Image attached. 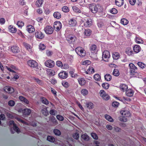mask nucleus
Here are the masks:
<instances>
[{
  "label": "nucleus",
  "instance_id": "50",
  "mask_svg": "<svg viewBox=\"0 0 146 146\" xmlns=\"http://www.w3.org/2000/svg\"><path fill=\"white\" fill-rule=\"evenodd\" d=\"M13 128L14 130L16 131L18 133H20V130L16 124H14L13 126Z\"/></svg>",
  "mask_w": 146,
  "mask_h": 146
},
{
  "label": "nucleus",
  "instance_id": "4",
  "mask_svg": "<svg viewBox=\"0 0 146 146\" xmlns=\"http://www.w3.org/2000/svg\"><path fill=\"white\" fill-rule=\"evenodd\" d=\"M100 93L101 97L104 100L107 101L110 98V97L107 94L106 92L103 90H101Z\"/></svg>",
  "mask_w": 146,
  "mask_h": 146
},
{
  "label": "nucleus",
  "instance_id": "48",
  "mask_svg": "<svg viewBox=\"0 0 146 146\" xmlns=\"http://www.w3.org/2000/svg\"><path fill=\"white\" fill-rule=\"evenodd\" d=\"M53 132L54 134L56 135L59 136L61 134L60 131L58 129H54L53 130Z\"/></svg>",
  "mask_w": 146,
  "mask_h": 146
},
{
  "label": "nucleus",
  "instance_id": "16",
  "mask_svg": "<svg viewBox=\"0 0 146 146\" xmlns=\"http://www.w3.org/2000/svg\"><path fill=\"white\" fill-rule=\"evenodd\" d=\"M134 92L133 90L131 89H128L126 91V95L127 96L131 97L133 96Z\"/></svg>",
  "mask_w": 146,
  "mask_h": 146
},
{
  "label": "nucleus",
  "instance_id": "53",
  "mask_svg": "<svg viewBox=\"0 0 146 146\" xmlns=\"http://www.w3.org/2000/svg\"><path fill=\"white\" fill-rule=\"evenodd\" d=\"M81 93L84 96H86L88 94V90L85 89H84L81 90Z\"/></svg>",
  "mask_w": 146,
  "mask_h": 146
},
{
  "label": "nucleus",
  "instance_id": "62",
  "mask_svg": "<svg viewBox=\"0 0 146 146\" xmlns=\"http://www.w3.org/2000/svg\"><path fill=\"white\" fill-rule=\"evenodd\" d=\"M56 118H57L60 121H62L64 120V117H63L60 115H56Z\"/></svg>",
  "mask_w": 146,
  "mask_h": 146
},
{
  "label": "nucleus",
  "instance_id": "35",
  "mask_svg": "<svg viewBox=\"0 0 146 146\" xmlns=\"http://www.w3.org/2000/svg\"><path fill=\"white\" fill-rule=\"evenodd\" d=\"M41 101L43 104L45 105H47L49 104V101L45 98L43 97L41 98Z\"/></svg>",
  "mask_w": 146,
  "mask_h": 146
},
{
  "label": "nucleus",
  "instance_id": "44",
  "mask_svg": "<svg viewBox=\"0 0 146 146\" xmlns=\"http://www.w3.org/2000/svg\"><path fill=\"white\" fill-rule=\"evenodd\" d=\"M135 42L138 44L142 43L143 42V40L138 37H136L135 39Z\"/></svg>",
  "mask_w": 146,
  "mask_h": 146
},
{
  "label": "nucleus",
  "instance_id": "25",
  "mask_svg": "<svg viewBox=\"0 0 146 146\" xmlns=\"http://www.w3.org/2000/svg\"><path fill=\"white\" fill-rule=\"evenodd\" d=\"M120 90L123 91H126L128 88L127 86L124 84H122L120 85L119 86Z\"/></svg>",
  "mask_w": 146,
  "mask_h": 146
},
{
  "label": "nucleus",
  "instance_id": "24",
  "mask_svg": "<svg viewBox=\"0 0 146 146\" xmlns=\"http://www.w3.org/2000/svg\"><path fill=\"white\" fill-rule=\"evenodd\" d=\"M11 51L14 53H18L20 51L19 48L16 46H13L11 48Z\"/></svg>",
  "mask_w": 146,
  "mask_h": 146
},
{
  "label": "nucleus",
  "instance_id": "56",
  "mask_svg": "<svg viewBox=\"0 0 146 146\" xmlns=\"http://www.w3.org/2000/svg\"><path fill=\"white\" fill-rule=\"evenodd\" d=\"M17 25L19 27H22L24 25V23L21 21H19L17 22Z\"/></svg>",
  "mask_w": 146,
  "mask_h": 146
},
{
  "label": "nucleus",
  "instance_id": "46",
  "mask_svg": "<svg viewBox=\"0 0 146 146\" xmlns=\"http://www.w3.org/2000/svg\"><path fill=\"white\" fill-rule=\"evenodd\" d=\"M73 11L76 12L80 13L81 11L80 9L77 7L74 6L72 7Z\"/></svg>",
  "mask_w": 146,
  "mask_h": 146
},
{
  "label": "nucleus",
  "instance_id": "30",
  "mask_svg": "<svg viewBox=\"0 0 146 146\" xmlns=\"http://www.w3.org/2000/svg\"><path fill=\"white\" fill-rule=\"evenodd\" d=\"M19 112L22 111L24 115H29L31 113V110H18Z\"/></svg>",
  "mask_w": 146,
  "mask_h": 146
},
{
  "label": "nucleus",
  "instance_id": "23",
  "mask_svg": "<svg viewBox=\"0 0 146 146\" xmlns=\"http://www.w3.org/2000/svg\"><path fill=\"white\" fill-rule=\"evenodd\" d=\"M125 52L126 54L129 56L132 55L133 53V52L131 48L130 47L127 48L125 50Z\"/></svg>",
  "mask_w": 146,
  "mask_h": 146
},
{
  "label": "nucleus",
  "instance_id": "59",
  "mask_svg": "<svg viewBox=\"0 0 146 146\" xmlns=\"http://www.w3.org/2000/svg\"><path fill=\"white\" fill-rule=\"evenodd\" d=\"M91 136L93 138L96 140H97L98 139V137L97 134L94 133H92Z\"/></svg>",
  "mask_w": 146,
  "mask_h": 146
},
{
  "label": "nucleus",
  "instance_id": "17",
  "mask_svg": "<svg viewBox=\"0 0 146 146\" xmlns=\"http://www.w3.org/2000/svg\"><path fill=\"white\" fill-rule=\"evenodd\" d=\"M27 30L28 32L30 33H32L35 31V28L33 26L29 25L27 26Z\"/></svg>",
  "mask_w": 146,
  "mask_h": 146
},
{
  "label": "nucleus",
  "instance_id": "33",
  "mask_svg": "<svg viewBox=\"0 0 146 146\" xmlns=\"http://www.w3.org/2000/svg\"><path fill=\"white\" fill-rule=\"evenodd\" d=\"M86 105L88 109H92L94 107L93 103L90 102H87Z\"/></svg>",
  "mask_w": 146,
  "mask_h": 146
},
{
  "label": "nucleus",
  "instance_id": "47",
  "mask_svg": "<svg viewBox=\"0 0 146 146\" xmlns=\"http://www.w3.org/2000/svg\"><path fill=\"white\" fill-rule=\"evenodd\" d=\"M62 10L64 12L67 13L69 11V8L67 6H64L62 8Z\"/></svg>",
  "mask_w": 146,
  "mask_h": 146
},
{
  "label": "nucleus",
  "instance_id": "8",
  "mask_svg": "<svg viewBox=\"0 0 146 146\" xmlns=\"http://www.w3.org/2000/svg\"><path fill=\"white\" fill-rule=\"evenodd\" d=\"M44 64L45 66L47 67L51 68L54 66L55 63L54 61L49 59L46 61Z\"/></svg>",
  "mask_w": 146,
  "mask_h": 146
},
{
  "label": "nucleus",
  "instance_id": "12",
  "mask_svg": "<svg viewBox=\"0 0 146 146\" xmlns=\"http://www.w3.org/2000/svg\"><path fill=\"white\" fill-rule=\"evenodd\" d=\"M120 112L122 115L126 117H129L131 115L130 112L128 110H121Z\"/></svg>",
  "mask_w": 146,
  "mask_h": 146
},
{
  "label": "nucleus",
  "instance_id": "42",
  "mask_svg": "<svg viewBox=\"0 0 146 146\" xmlns=\"http://www.w3.org/2000/svg\"><path fill=\"white\" fill-rule=\"evenodd\" d=\"M105 118L108 120V121L112 122L113 121V119L112 118V117L110 116V115H108L107 114H106L105 115Z\"/></svg>",
  "mask_w": 146,
  "mask_h": 146
},
{
  "label": "nucleus",
  "instance_id": "37",
  "mask_svg": "<svg viewBox=\"0 0 146 146\" xmlns=\"http://www.w3.org/2000/svg\"><path fill=\"white\" fill-rule=\"evenodd\" d=\"M128 21L125 18L122 19L121 20V23L124 25H127L128 23Z\"/></svg>",
  "mask_w": 146,
  "mask_h": 146
},
{
  "label": "nucleus",
  "instance_id": "11",
  "mask_svg": "<svg viewBox=\"0 0 146 146\" xmlns=\"http://www.w3.org/2000/svg\"><path fill=\"white\" fill-rule=\"evenodd\" d=\"M35 36L36 38L39 39H42L44 37V35L41 31L36 32L35 33Z\"/></svg>",
  "mask_w": 146,
  "mask_h": 146
},
{
  "label": "nucleus",
  "instance_id": "60",
  "mask_svg": "<svg viewBox=\"0 0 146 146\" xmlns=\"http://www.w3.org/2000/svg\"><path fill=\"white\" fill-rule=\"evenodd\" d=\"M62 84L64 87L65 88H68L69 86L68 83L65 81L63 82L62 83Z\"/></svg>",
  "mask_w": 146,
  "mask_h": 146
},
{
  "label": "nucleus",
  "instance_id": "18",
  "mask_svg": "<svg viewBox=\"0 0 146 146\" xmlns=\"http://www.w3.org/2000/svg\"><path fill=\"white\" fill-rule=\"evenodd\" d=\"M77 24L76 20L74 19H71L69 21V24L71 27L75 26Z\"/></svg>",
  "mask_w": 146,
  "mask_h": 146
},
{
  "label": "nucleus",
  "instance_id": "40",
  "mask_svg": "<svg viewBox=\"0 0 146 146\" xmlns=\"http://www.w3.org/2000/svg\"><path fill=\"white\" fill-rule=\"evenodd\" d=\"M81 138L85 141H88L89 139V136L86 134H84L81 135Z\"/></svg>",
  "mask_w": 146,
  "mask_h": 146
},
{
  "label": "nucleus",
  "instance_id": "34",
  "mask_svg": "<svg viewBox=\"0 0 146 146\" xmlns=\"http://www.w3.org/2000/svg\"><path fill=\"white\" fill-rule=\"evenodd\" d=\"M23 45L27 50H31V47L30 45L25 42L23 43Z\"/></svg>",
  "mask_w": 146,
  "mask_h": 146
},
{
  "label": "nucleus",
  "instance_id": "7",
  "mask_svg": "<svg viewBox=\"0 0 146 146\" xmlns=\"http://www.w3.org/2000/svg\"><path fill=\"white\" fill-rule=\"evenodd\" d=\"M66 40L70 44H73L76 40V37L73 35H69L66 38Z\"/></svg>",
  "mask_w": 146,
  "mask_h": 146
},
{
  "label": "nucleus",
  "instance_id": "27",
  "mask_svg": "<svg viewBox=\"0 0 146 146\" xmlns=\"http://www.w3.org/2000/svg\"><path fill=\"white\" fill-rule=\"evenodd\" d=\"M54 17L57 19H60L61 16V14L58 11L55 12L53 14Z\"/></svg>",
  "mask_w": 146,
  "mask_h": 146
},
{
  "label": "nucleus",
  "instance_id": "41",
  "mask_svg": "<svg viewBox=\"0 0 146 146\" xmlns=\"http://www.w3.org/2000/svg\"><path fill=\"white\" fill-rule=\"evenodd\" d=\"M113 74L115 76H118L119 75L118 70L117 69H114L113 72Z\"/></svg>",
  "mask_w": 146,
  "mask_h": 146
},
{
  "label": "nucleus",
  "instance_id": "38",
  "mask_svg": "<svg viewBox=\"0 0 146 146\" xmlns=\"http://www.w3.org/2000/svg\"><path fill=\"white\" fill-rule=\"evenodd\" d=\"M43 1L42 0H38L36 2V5L38 7H40L42 4Z\"/></svg>",
  "mask_w": 146,
  "mask_h": 146
},
{
  "label": "nucleus",
  "instance_id": "58",
  "mask_svg": "<svg viewBox=\"0 0 146 146\" xmlns=\"http://www.w3.org/2000/svg\"><path fill=\"white\" fill-rule=\"evenodd\" d=\"M50 120L53 123H56L57 122V120L53 116H52L50 118Z\"/></svg>",
  "mask_w": 146,
  "mask_h": 146
},
{
  "label": "nucleus",
  "instance_id": "3",
  "mask_svg": "<svg viewBox=\"0 0 146 146\" xmlns=\"http://www.w3.org/2000/svg\"><path fill=\"white\" fill-rule=\"evenodd\" d=\"M110 52L108 50H105L102 53V57L104 61L108 62L110 57Z\"/></svg>",
  "mask_w": 146,
  "mask_h": 146
},
{
  "label": "nucleus",
  "instance_id": "29",
  "mask_svg": "<svg viewBox=\"0 0 146 146\" xmlns=\"http://www.w3.org/2000/svg\"><path fill=\"white\" fill-rule=\"evenodd\" d=\"M134 51L136 53L139 52L140 51L141 49L140 46L138 45H135L133 47Z\"/></svg>",
  "mask_w": 146,
  "mask_h": 146
},
{
  "label": "nucleus",
  "instance_id": "13",
  "mask_svg": "<svg viewBox=\"0 0 146 146\" xmlns=\"http://www.w3.org/2000/svg\"><path fill=\"white\" fill-rule=\"evenodd\" d=\"M90 50L92 53H96L97 52V47L95 44H92L90 46Z\"/></svg>",
  "mask_w": 146,
  "mask_h": 146
},
{
  "label": "nucleus",
  "instance_id": "2",
  "mask_svg": "<svg viewBox=\"0 0 146 146\" xmlns=\"http://www.w3.org/2000/svg\"><path fill=\"white\" fill-rule=\"evenodd\" d=\"M88 7L91 11L94 13H96L98 10L97 5L94 3L90 4L89 5Z\"/></svg>",
  "mask_w": 146,
  "mask_h": 146
},
{
  "label": "nucleus",
  "instance_id": "9",
  "mask_svg": "<svg viewBox=\"0 0 146 146\" xmlns=\"http://www.w3.org/2000/svg\"><path fill=\"white\" fill-rule=\"evenodd\" d=\"M27 63L28 66L32 68H36L38 66L37 63L33 60H29L27 61Z\"/></svg>",
  "mask_w": 146,
  "mask_h": 146
},
{
  "label": "nucleus",
  "instance_id": "10",
  "mask_svg": "<svg viewBox=\"0 0 146 146\" xmlns=\"http://www.w3.org/2000/svg\"><path fill=\"white\" fill-rule=\"evenodd\" d=\"M130 73L134 74V73L137 72V68L132 63H130L129 64Z\"/></svg>",
  "mask_w": 146,
  "mask_h": 146
},
{
  "label": "nucleus",
  "instance_id": "54",
  "mask_svg": "<svg viewBox=\"0 0 146 146\" xmlns=\"http://www.w3.org/2000/svg\"><path fill=\"white\" fill-rule=\"evenodd\" d=\"M138 66L142 68H143L145 67V65L141 62H138L137 63Z\"/></svg>",
  "mask_w": 146,
  "mask_h": 146
},
{
  "label": "nucleus",
  "instance_id": "52",
  "mask_svg": "<svg viewBox=\"0 0 146 146\" xmlns=\"http://www.w3.org/2000/svg\"><path fill=\"white\" fill-rule=\"evenodd\" d=\"M102 86L104 89H107L109 88L110 85L107 83H104L102 84Z\"/></svg>",
  "mask_w": 146,
  "mask_h": 146
},
{
  "label": "nucleus",
  "instance_id": "28",
  "mask_svg": "<svg viewBox=\"0 0 146 146\" xmlns=\"http://www.w3.org/2000/svg\"><path fill=\"white\" fill-rule=\"evenodd\" d=\"M78 81L79 84L81 85H84L86 83V81L83 78H80L78 79Z\"/></svg>",
  "mask_w": 146,
  "mask_h": 146
},
{
  "label": "nucleus",
  "instance_id": "36",
  "mask_svg": "<svg viewBox=\"0 0 146 146\" xmlns=\"http://www.w3.org/2000/svg\"><path fill=\"white\" fill-rule=\"evenodd\" d=\"M92 33L91 31L89 29H86L84 31V35L86 36H89Z\"/></svg>",
  "mask_w": 146,
  "mask_h": 146
},
{
  "label": "nucleus",
  "instance_id": "49",
  "mask_svg": "<svg viewBox=\"0 0 146 146\" xmlns=\"http://www.w3.org/2000/svg\"><path fill=\"white\" fill-rule=\"evenodd\" d=\"M87 71L88 72L91 74H93L95 72L94 68L92 66H90L88 68Z\"/></svg>",
  "mask_w": 146,
  "mask_h": 146
},
{
  "label": "nucleus",
  "instance_id": "55",
  "mask_svg": "<svg viewBox=\"0 0 146 146\" xmlns=\"http://www.w3.org/2000/svg\"><path fill=\"white\" fill-rule=\"evenodd\" d=\"M110 12L112 14H115L117 13V11L116 9L113 8L110 10Z\"/></svg>",
  "mask_w": 146,
  "mask_h": 146
},
{
  "label": "nucleus",
  "instance_id": "57",
  "mask_svg": "<svg viewBox=\"0 0 146 146\" xmlns=\"http://www.w3.org/2000/svg\"><path fill=\"white\" fill-rule=\"evenodd\" d=\"M39 49L41 50H44L46 48L45 45L43 44H40L39 45Z\"/></svg>",
  "mask_w": 146,
  "mask_h": 146
},
{
  "label": "nucleus",
  "instance_id": "1",
  "mask_svg": "<svg viewBox=\"0 0 146 146\" xmlns=\"http://www.w3.org/2000/svg\"><path fill=\"white\" fill-rule=\"evenodd\" d=\"M75 51L77 54L80 56L83 57L86 55V52L82 47H77L75 49Z\"/></svg>",
  "mask_w": 146,
  "mask_h": 146
},
{
  "label": "nucleus",
  "instance_id": "5",
  "mask_svg": "<svg viewBox=\"0 0 146 146\" xmlns=\"http://www.w3.org/2000/svg\"><path fill=\"white\" fill-rule=\"evenodd\" d=\"M44 30L46 34L48 35L52 34L54 31L53 28L50 25L46 26L44 28Z\"/></svg>",
  "mask_w": 146,
  "mask_h": 146
},
{
  "label": "nucleus",
  "instance_id": "61",
  "mask_svg": "<svg viewBox=\"0 0 146 146\" xmlns=\"http://www.w3.org/2000/svg\"><path fill=\"white\" fill-rule=\"evenodd\" d=\"M41 112L45 116H47L48 115V110H41Z\"/></svg>",
  "mask_w": 146,
  "mask_h": 146
},
{
  "label": "nucleus",
  "instance_id": "22",
  "mask_svg": "<svg viewBox=\"0 0 146 146\" xmlns=\"http://www.w3.org/2000/svg\"><path fill=\"white\" fill-rule=\"evenodd\" d=\"M33 79L36 83L40 86H42L44 85V83L43 81L41 80H40L38 78L35 77L33 78Z\"/></svg>",
  "mask_w": 146,
  "mask_h": 146
},
{
  "label": "nucleus",
  "instance_id": "21",
  "mask_svg": "<svg viewBox=\"0 0 146 146\" xmlns=\"http://www.w3.org/2000/svg\"><path fill=\"white\" fill-rule=\"evenodd\" d=\"M92 23V19H89L86 20V22L84 23V25L86 27H89L91 26Z\"/></svg>",
  "mask_w": 146,
  "mask_h": 146
},
{
  "label": "nucleus",
  "instance_id": "26",
  "mask_svg": "<svg viewBox=\"0 0 146 146\" xmlns=\"http://www.w3.org/2000/svg\"><path fill=\"white\" fill-rule=\"evenodd\" d=\"M115 2L117 6L121 7L123 5L124 2L123 0H115Z\"/></svg>",
  "mask_w": 146,
  "mask_h": 146
},
{
  "label": "nucleus",
  "instance_id": "32",
  "mask_svg": "<svg viewBox=\"0 0 146 146\" xmlns=\"http://www.w3.org/2000/svg\"><path fill=\"white\" fill-rule=\"evenodd\" d=\"M47 140L50 142H54L55 139L53 136L48 135L47 137Z\"/></svg>",
  "mask_w": 146,
  "mask_h": 146
},
{
  "label": "nucleus",
  "instance_id": "19",
  "mask_svg": "<svg viewBox=\"0 0 146 146\" xmlns=\"http://www.w3.org/2000/svg\"><path fill=\"white\" fill-rule=\"evenodd\" d=\"M19 99L23 103L26 104H29V101L23 96H20L19 97Z\"/></svg>",
  "mask_w": 146,
  "mask_h": 146
},
{
  "label": "nucleus",
  "instance_id": "45",
  "mask_svg": "<svg viewBox=\"0 0 146 146\" xmlns=\"http://www.w3.org/2000/svg\"><path fill=\"white\" fill-rule=\"evenodd\" d=\"M94 78L96 80L99 81L100 80L101 77L99 74H96L94 75Z\"/></svg>",
  "mask_w": 146,
  "mask_h": 146
},
{
  "label": "nucleus",
  "instance_id": "15",
  "mask_svg": "<svg viewBox=\"0 0 146 146\" xmlns=\"http://www.w3.org/2000/svg\"><path fill=\"white\" fill-rule=\"evenodd\" d=\"M58 76L61 78L64 79L67 77L68 73L65 71H63L59 73Z\"/></svg>",
  "mask_w": 146,
  "mask_h": 146
},
{
  "label": "nucleus",
  "instance_id": "43",
  "mask_svg": "<svg viewBox=\"0 0 146 146\" xmlns=\"http://www.w3.org/2000/svg\"><path fill=\"white\" fill-rule=\"evenodd\" d=\"M120 116L119 117V120L121 121L126 122L127 121V118L124 116Z\"/></svg>",
  "mask_w": 146,
  "mask_h": 146
},
{
  "label": "nucleus",
  "instance_id": "6",
  "mask_svg": "<svg viewBox=\"0 0 146 146\" xmlns=\"http://www.w3.org/2000/svg\"><path fill=\"white\" fill-rule=\"evenodd\" d=\"M53 28L57 31H59L62 27V25L60 22L57 21L55 22L53 25Z\"/></svg>",
  "mask_w": 146,
  "mask_h": 146
},
{
  "label": "nucleus",
  "instance_id": "20",
  "mask_svg": "<svg viewBox=\"0 0 146 146\" xmlns=\"http://www.w3.org/2000/svg\"><path fill=\"white\" fill-rule=\"evenodd\" d=\"M8 29L10 32L12 33H15L17 31V28L14 26L10 25L8 27Z\"/></svg>",
  "mask_w": 146,
  "mask_h": 146
},
{
  "label": "nucleus",
  "instance_id": "64",
  "mask_svg": "<svg viewBox=\"0 0 146 146\" xmlns=\"http://www.w3.org/2000/svg\"><path fill=\"white\" fill-rule=\"evenodd\" d=\"M119 104V103L117 102H114L112 103V106L116 108L118 106Z\"/></svg>",
  "mask_w": 146,
  "mask_h": 146
},
{
  "label": "nucleus",
  "instance_id": "14",
  "mask_svg": "<svg viewBox=\"0 0 146 146\" xmlns=\"http://www.w3.org/2000/svg\"><path fill=\"white\" fill-rule=\"evenodd\" d=\"M4 90L9 93H12L14 92V89L9 86H5L4 88Z\"/></svg>",
  "mask_w": 146,
  "mask_h": 146
},
{
  "label": "nucleus",
  "instance_id": "51",
  "mask_svg": "<svg viewBox=\"0 0 146 146\" xmlns=\"http://www.w3.org/2000/svg\"><path fill=\"white\" fill-rule=\"evenodd\" d=\"M73 137L76 139L78 140L79 138V135L78 132H76L73 134Z\"/></svg>",
  "mask_w": 146,
  "mask_h": 146
},
{
  "label": "nucleus",
  "instance_id": "31",
  "mask_svg": "<svg viewBox=\"0 0 146 146\" xmlns=\"http://www.w3.org/2000/svg\"><path fill=\"white\" fill-rule=\"evenodd\" d=\"M112 56L114 59L117 60L119 58L120 55L117 52H114Z\"/></svg>",
  "mask_w": 146,
  "mask_h": 146
},
{
  "label": "nucleus",
  "instance_id": "39",
  "mask_svg": "<svg viewBox=\"0 0 146 146\" xmlns=\"http://www.w3.org/2000/svg\"><path fill=\"white\" fill-rule=\"evenodd\" d=\"M104 78L105 80L107 81H110L111 79V75L109 74H107L104 76Z\"/></svg>",
  "mask_w": 146,
  "mask_h": 146
},
{
  "label": "nucleus",
  "instance_id": "63",
  "mask_svg": "<svg viewBox=\"0 0 146 146\" xmlns=\"http://www.w3.org/2000/svg\"><path fill=\"white\" fill-rule=\"evenodd\" d=\"M15 104V102L12 100H10L8 102V105L11 106H13Z\"/></svg>",
  "mask_w": 146,
  "mask_h": 146
}]
</instances>
